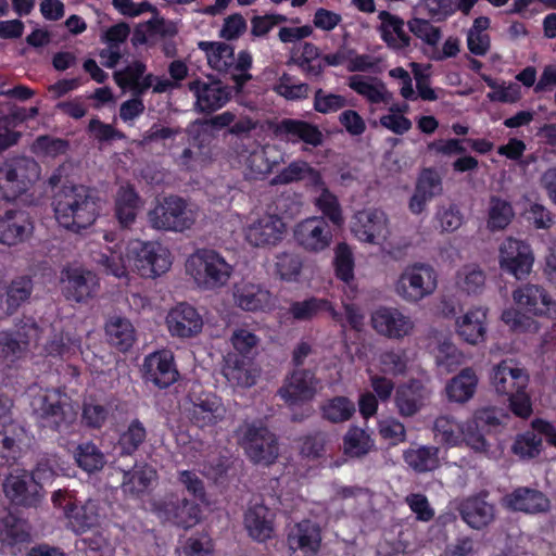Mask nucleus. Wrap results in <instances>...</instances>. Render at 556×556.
<instances>
[{
  "mask_svg": "<svg viewBox=\"0 0 556 556\" xmlns=\"http://www.w3.org/2000/svg\"><path fill=\"white\" fill-rule=\"evenodd\" d=\"M349 87L372 103L390 100V94L382 83L371 84L369 79L354 75L349 79Z\"/></svg>",
  "mask_w": 556,
  "mask_h": 556,
  "instance_id": "obj_50",
  "label": "nucleus"
},
{
  "mask_svg": "<svg viewBox=\"0 0 556 556\" xmlns=\"http://www.w3.org/2000/svg\"><path fill=\"white\" fill-rule=\"evenodd\" d=\"M286 225L277 215H264L245 228L247 241L257 248L276 245L282 240Z\"/></svg>",
  "mask_w": 556,
  "mask_h": 556,
  "instance_id": "obj_21",
  "label": "nucleus"
},
{
  "mask_svg": "<svg viewBox=\"0 0 556 556\" xmlns=\"http://www.w3.org/2000/svg\"><path fill=\"white\" fill-rule=\"evenodd\" d=\"M140 198L130 185L119 187L115 198V214L122 227H129L136 219Z\"/></svg>",
  "mask_w": 556,
  "mask_h": 556,
  "instance_id": "obj_40",
  "label": "nucleus"
},
{
  "mask_svg": "<svg viewBox=\"0 0 556 556\" xmlns=\"http://www.w3.org/2000/svg\"><path fill=\"white\" fill-rule=\"evenodd\" d=\"M244 526L249 534L260 542L266 541L273 534V514L263 504H254L244 515Z\"/></svg>",
  "mask_w": 556,
  "mask_h": 556,
  "instance_id": "obj_37",
  "label": "nucleus"
},
{
  "mask_svg": "<svg viewBox=\"0 0 556 556\" xmlns=\"http://www.w3.org/2000/svg\"><path fill=\"white\" fill-rule=\"evenodd\" d=\"M233 300L244 311H265L271 305V294L260 285L241 282L235 286Z\"/></svg>",
  "mask_w": 556,
  "mask_h": 556,
  "instance_id": "obj_30",
  "label": "nucleus"
},
{
  "mask_svg": "<svg viewBox=\"0 0 556 556\" xmlns=\"http://www.w3.org/2000/svg\"><path fill=\"white\" fill-rule=\"evenodd\" d=\"M431 391L419 380L400 384L394 394V405L403 418L416 416L427 404Z\"/></svg>",
  "mask_w": 556,
  "mask_h": 556,
  "instance_id": "obj_18",
  "label": "nucleus"
},
{
  "mask_svg": "<svg viewBox=\"0 0 556 556\" xmlns=\"http://www.w3.org/2000/svg\"><path fill=\"white\" fill-rule=\"evenodd\" d=\"M33 412L40 425L60 433H66L76 420L67 399L56 391L36 394L31 400Z\"/></svg>",
  "mask_w": 556,
  "mask_h": 556,
  "instance_id": "obj_8",
  "label": "nucleus"
},
{
  "mask_svg": "<svg viewBox=\"0 0 556 556\" xmlns=\"http://www.w3.org/2000/svg\"><path fill=\"white\" fill-rule=\"evenodd\" d=\"M275 134L287 140L303 142L317 147L323 143L324 135L317 126L304 121L285 118L275 127Z\"/></svg>",
  "mask_w": 556,
  "mask_h": 556,
  "instance_id": "obj_32",
  "label": "nucleus"
},
{
  "mask_svg": "<svg viewBox=\"0 0 556 556\" xmlns=\"http://www.w3.org/2000/svg\"><path fill=\"white\" fill-rule=\"evenodd\" d=\"M198 217L197 210L177 195L165 197L148 212L152 228L182 232L190 229Z\"/></svg>",
  "mask_w": 556,
  "mask_h": 556,
  "instance_id": "obj_5",
  "label": "nucleus"
},
{
  "mask_svg": "<svg viewBox=\"0 0 556 556\" xmlns=\"http://www.w3.org/2000/svg\"><path fill=\"white\" fill-rule=\"evenodd\" d=\"M105 517L104 505L96 500H88L81 505L66 509L67 527L78 534L100 527Z\"/></svg>",
  "mask_w": 556,
  "mask_h": 556,
  "instance_id": "obj_24",
  "label": "nucleus"
},
{
  "mask_svg": "<svg viewBox=\"0 0 556 556\" xmlns=\"http://www.w3.org/2000/svg\"><path fill=\"white\" fill-rule=\"evenodd\" d=\"M514 301L535 315L556 314V302L539 285L527 283L513 292Z\"/></svg>",
  "mask_w": 556,
  "mask_h": 556,
  "instance_id": "obj_27",
  "label": "nucleus"
},
{
  "mask_svg": "<svg viewBox=\"0 0 556 556\" xmlns=\"http://www.w3.org/2000/svg\"><path fill=\"white\" fill-rule=\"evenodd\" d=\"M30 541L27 522L10 511L0 514V543L4 547L14 548Z\"/></svg>",
  "mask_w": 556,
  "mask_h": 556,
  "instance_id": "obj_34",
  "label": "nucleus"
},
{
  "mask_svg": "<svg viewBox=\"0 0 556 556\" xmlns=\"http://www.w3.org/2000/svg\"><path fill=\"white\" fill-rule=\"evenodd\" d=\"M156 478V470L152 466L135 465L131 470L124 471L122 490L125 494L137 497L143 494Z\"/></svg>",
  "mask_w": 556,
  "mask_h": 556,
  "instance_id": "obj_38",
  "label": "nucleus"
},
{
  "mask_svg": "<svg viewBox=\"0 0 556 556\" xmlns=\"http://www.w3.org/2000/svg\"><path fill=\"white\" fill-rule=\"evenodd\" d=\"M227 408L222 399L213 393H203L195 396L189 408L190 421L201 428H212L225 420Z\"/></svg>",
  "mask_w": 556,
  "mask_h": 556,
  "instance_id": "obj_16",
  "label": "nucleus"
},
{
  "mask_svg": "<svg viewBox=\"0 0 556 556\" xmlns=\"http://www.w3.org/2000/svg\"><path fill=\"white\" fill-rule=\"evenodd\" d=\"M186 271L200 289L215 290L228 282L232 266L216 251L201 249L188 257Z\"/></svg>",
  "mask_w": 556,
  "mask_h": 556,
  "instance_id": "obj_4",
  "label": "nucleus"
},
{
  "mask_svg": "<svg viewBox=\"0 0 556 556\" xmlns=\"http://www.w3.org/2000/svg\"><path fill=\"white\" fill-rule=\"evenodd\" d=\"M492 384L497 394L507 396L509 408L520 417L528 418L532 414V403L527 392L529 375L513 359H505L493 368Z\"/></svg>",
  "mask_w": 556,
  "mask_h": 556,
  "instance_id": "obj_3",
  "label": "nucleus"
},
{
  "mask_svg": "<svg viewBox=\"0 0 556 556\" xmlns=\"http://www.w3.org/2000/svg\"><path fill=\"white\" fill-rule=\"evenodd\" d=\"M372 447L374 441L362 428L351 427L344 435V452L352 457H362Z\"/></svg>",
  "mask_w": 556,
  "mask_h": 556,
  "instance_id": "obj_49",
  "label": "nucleus"
},
{
  "mask_svg": "<svg viewBox=\"0 0 556 556\" xmlns=\"http://www.w3.org/2000/svg\"><path fill=\"white\" fill-rule=\"evenodd\" d=\"M321 534L318 525L303 520L296 523L288 534L291 556H315L319 551Z\"/></svg>",
  "mask_w": 556,
  "mask_h": 556,
  "instance_id": "obj_22",
  "label": "nucleus"
},
{
  "mask_svg": "<svg viewBox=\"0 0 556 556\" xmlns=\"http://www.w3.org/2000/svg\"><path fill=\"white\" fill-rule=\"evenodd\" d=\"M303 261L294 252H281L276 255L275 270L281 280L295 281L301 274Z\"/></svg>",
  "mask_w": 556,
  "mask_h": 556,
  "instance_id": "obj_52",
  "label": "nucleus"
},
{
  "mask_svg": "<svg viewBox=\"0 0 556 556\" xmlns=\"http://www.w3.org/2000/svg\"><path fill=\"white\" fill-rule=\"evenodd\" d=\"M195 98L194 110L211 114L225 106L230 100V91L219 80L204 81L194 79L188 84Z\"/></svg>",
  "mask_w": 556,
  "mask_h": 556,
  "instance_id": "obj_14",
  "label": "nucleus"
},
{
  "mask_svg": "<svg viewBox=\"0 0 556 556\" xmlns=\"http://www.w3.org/2000/svg\"><path fill=\"white\" fill-rule=\"evenodd\" d=\"M439 222L440 229L443 232H453L457 230L463 224V214L455 205L448 207H440L435 214Z\"/></svg>",
  "mask_w": 556,
  "mask_h": 556,
  "instance_id": "obj_64",
  "label": "nucleus"
},
{
  "mask_svg": "<svg viewBox=\"0 0 556 556\" xmlns=\"http://www.w3.org/2000/svg\"><path fill=\"white\" fill-rule=\"evenodd\" d=\"M507 506L514 510L536 514L549 508L548 498L540 491L519 488L505 498Z\"/></svg>",
  "mask_w": 556,
  "mask_h": 556,
  "instance_id": "obj_36",
  "label": "nucleus"
},
{
  "mask_svg": "<svg viewBox=\"0 0 556 556\" xmlns=\"http://www.w3.org/2000/svg\"><path fill=\"white\" fill-rule=\"evenodd\" d=\"M233 122H236V114L230 111L194 121L193 144L200 150L207 148L215 138L214 130H228Z\"/></svg>",
  "mask_w": 556,
  "mask_h": 556,
  "instance_id": "obj_31",
  "label": "nucleus"
},
{
  "mask_svg": "<svg viewBox=\"0 0 556 556\" xmlns=\"http://www.w3.org/2000/svg\"><path fill=\"white\" fill-rule=\"evenodd\" d=\"M352 231L363 242L378 243L389 233L387 214L377 208L357 212L352 223Z\"/></svg>",
  "mask_w": 556,
  "mask_h": 556,
  "instance_id": "obj_20",
  "label": "nucleus"
},
{
  "mask_svg": "<svg viewBox=\"0 0 556 556\" xmlns=\"http://www.w3.org/2000/svg\"><path fill=\"white\" fill-rule=\"evenodd\" d=\"M178 376L172 352H155L146 357L143 378L147 382H151L160 389H165L176 382Z\"/></svg>",
  "mask_w": 556,
  "mask_h": 556,
  "instance_id": "obj_17",
  "label": "nucleus"
},
{
  "mask_svg": "<svg viewBox=\"0 0 556 556\" xmlns=\"http://www.w3.org/2000/svg\"><path fill=\"white\" fill-rule=\"evenodd\" d=\"M25 353L24 343L13 332L0 331V358L14 362Z\"/></svg>",
  "mask_w": 556,
  "mask_h": 556,
  "instance_id": "obj_62",
  "label": "nucleus"
},
{
  "mask_svg": "<svg viewBox=\"0 0 556 556\" xmlns=\"http://www.w3.org/2000/svg\"><path fill=\"white\" fill-rule=\"evenodd\" d=\"M222 371L233 388H250L258 377V370L251 359L237 353H228L224 357Z\"/></svg>",
  "mask_w": 556,
  "mask_h": 556,
  "instance_id": "obj_28",
  "label": "nucleus"
},
{
  "mask_svg": "<svg viewBox=\"0 0 556 556\" xmlns=\"http://www.w3.org/2000/svg\"><path fill=\"white\" fill-rule=\"evenodd\" d=\"M152 511L162 522L189 529L199 521L198 506L185 496L168 492L154 498L151 503Z\"/></svg>",
  "mask_w": 556,
  "mask_h": 556,
  "instance_id": "obj_11",
  "label": "nucleus"
},
{
  "mask_svg": "<svg viewBox=\"0 0 556 556\" xmlns=\"http://www.w3.org/2000/svg\"><path fill=\"white\" fill-rule=\"evenodd\" d=\"M462 441H464L466 445L476 453L488 454L489 452V443L480 432V428L477 426V422H473L472 420H467L463 424Z\"/></svg>",
  "mask_w": 556,
  "mask_h": 556,
  "instance_id": "obj_59",
  "label": "nucleus"
},
{
  "mask_svg": "<svg viewBox=\"0 0 556 556\" xmlns=\"http://www.w3.org/2000/svg\"><path fill=\"white\" fill-rule=\"evenodd\" d=\"M323 312H331L332 316H336L330 303L325 299L308 298L293 302L289 307V314L300 321L311 320Z\"/></svg>",
  "mask_w": 556,
  "mask_h": 556,
  "instance_id": "obj_48",
  "label": "nucleus"
},
{
  "mask_svg": "<svg viewBox=\"0 0 556 556\" xmlns=\"http://www.w3.org/2000/svg\"><path fill=\"white\" fill-rule=\"evenodd\" d=\"M438 288V274L427 263H414L404 267L395 282V293L406 303L416 304L432 295Z\"/></svg>",
  "mask_w": 556,
  "mask_h": 556,
  "instance_id": "obj_6",
  "label": "nucleus"
},
{
  "mask_svg": "<svg viewBox=\"0 0 556 556\" xmlns=\"http://www.w3.org/2000/svg\"><path fill=\"white\" fill-rule=\"evenodd\" d=\"M371 326L381 336L401 339L414 330V321L394 307H380L371 315Z\"/></svg>",
  "mask_w": 556,
  "mask_h": 556,
  "instance_id": "obj_19",
  "label": "nucleus"
},
{
  "mask_svg": "<svg viewBox=\"0 0 556 556\" xmlns=\"http://www.w3.org/2000/svg\"><path fill=\"white\" fill-rule=\"evenodd\" d=\"M354 413V403L344 396L333 397L323 406L324 417L331 422L346 421Z\"/></svg>",
  "mask_w": 556,
  "mask_h": 556,
  "instance_id": "obj_54",
  "label": "nucleus"
},
{
  "mask_svg": "<svg viewBox=\"0 0 556 556\" xmlns=\"http://www.w3.org/2000/svg\"><path fill=\"white\" fill-rule=\"evenodd\" d=\"M541 445V435L534 431H528L517 438L514 443L513 451L521 457L533 458L539 455Z\"/></svg>",
  "mask_w": 556,
  "mask_h": 556,
  "instance_id": "obj_61",
  "label": "nucleus"
},
{
  "mask_svg": "<svg viewBox=\"0 0 556 556\" xmlns=\"http://www.w3.org/2000/svg\"><path fill=\"white\" fill-rule=\"evenodd\" d=\"M52 205L58 223L73 231L89 227L99 214V198L83 185L62 186L54 193Z\"/></svg>",
  "mask_w": 556,
  "mask_h": 556,
  "instance_id": "obj_2",
  "label": "nucleus"
},
{
  "mask_svg": "<svg viewBox=\"0 0 556 556\" xmlns=\"http://www.w3.org/2000/svg\"><path fill=\"white\" fill-rule=\"evenodd\" d=\"M380 20L379 31L382 40L388 47L402 50L409 46L410 37L404 29V21L388 11H381L378 15Z\"/></svg>",
  "mask_w": 556,
  "mask_h": 556,
  "instance_id": "obj_35",
  "label": "nucleus"
},
{
  "mask_svg": "<svg viewBox=\"0 0 556 556\" xmlns=\"http://www.w3.org/2000/svg\"><path fill=\"white\" fill-rule=\"evenodd\" d=\"M434 431L441 440L451 445H457L462 441L463 425L458 424L453 417L444 415L434 421Z\"/></svg>",
  "mask_w": 556,
  "mask_h": 556,
  "instance_id": "obj_56",
  "label": "nucleus"
},
{
  "mask_svg": "<svg viewBox=\"0 0 556 556\" xmlns=\"http://www.w3.org/2000/svg\"><path fill=\"white\" fill-rule=\"evenodd\" d=\"M332 227L324 217H309L294 228V239L305 251L323 252L332 243Z\"/></svg>",
  "mask_w": 556,
  "mask_h": 556,
  "instance_id": "obj_12",
  "label": "nucleus"
},
{
  "mask_svg": "<svg viewBox=\"0 0 556 556\" xmlns=\"http://www.w3.org/2000/svg\"><path fill=\"white\" fill-rule=\"evenodd\" d=\"M276 153L274 146H258L250 152L247 157L245 165L251 178H258L265 176L273 170V167L278 163L271 160V155Z\"/></svg>",
  "mask_w": 556,
  "mask_h": 556,
  "instance_id": "obj_46",
  "label": "nucleus"
},
{
  "mask_svg": "<svg viewBox=\"0 0 556 556\" xmlns=\"http://www.w3.org/2000/svg\"><path fill=\"white\" fill-rule=\"evenodd\" d=\"M75 457L78 466L87 472L100 470L105 464L103 453L93 443L79 445Z\"/></svg>",
  "mask_w": 556,
  "mask_h": 556,
  "instance_id": "obj_55",
  "label": "nucleus"
},
{
  "mask_svg": "<svg viewBox=\"0 0 556 556\" xmlns=\"http://www.w3.org/2000/svg\"><path fill=\"white\" fill-rule=\"evenodd\" d=\"M407 25L409 31L429 46H437L441 39V29L427 20L415 17L409 20Z\"/></svg>",
  "mask_w": 556,
  "mask_h": 556,
  "instance_id": "obj_58",
  "label": "nucleus"
},
{
  "mask_svg": "<svg viewBox=\"0 0 556 556\" xmlns=\"http://www.w3.org/2000/svg\"><path fill=\"white\" fill-rule=\"evenodd\" d=\"M33 281L27 276L12 280L7 289V311L13 313L26 302L33 292Z\"/></svg>",
  "mask_w": 556,
  "mask_h": 556,
  "instance_id": "obj_51",
  "label": "nucleus"
},
{
  "mask_svg": "<svg viewBox=\"0 0 556 556\" xmlns=\"http://www.w3.org/2000/svg\"><path fill=\"white\" fill-rule=\"evenodd\" d=\"M463 520L473 529H482L494 519V506L482 496L464 500L458 507Z\"/></svg>",
  "mask_w": 556,
  "mask_h": 556,
  "instance_id": "obj_33",
  "label": "nucleus"
},
{
  "mask_svg": "<svg viewBox=\"0 0 556 556\" xmlns=\"http://www.w3.org/2000/svg\"><path fill=\"white\" fill-rule=\"evenodd\" d=\"M346 105V100L340 94L327 93L318 89L314 97V108L317 112L328 114L337 112Z\"/></svg>",
  "mask_w": 556,
  "mask_h": 556,
  "instance_id": "obj_63",
  "label": "nucleus"
},
{
  "mask_svg": "<svg viewBox=\"0 0 556 556\" xmlns=\"http://www.w3.org/2000/svg\"><path fill=\"white\" fill-rule=\"evenodd\" d=\"M485 273L477 265H465L456 274V287L468 295L480 294L485 287Z\"/></svg>",
  "mask_w": 556,
  "mask_h": 556,
  "instance_id": "obj_47",
  "label": "nucleus"
},
{
  "mask_svg": "<svg viewBox=\"0 0 556 556\" xmlns=\"http://www.w3.org/2000/svg\"><path fill=\"white\" fill-rule=\"evenodd\" d=\"M403 457L408 467L418 473L432 471L440 465L439 448L434 446L410 447Z\"/></svg>",
  "mask_w": 556,
  "mask_h": 556,
  "instance_id": "obj_43",
  "label": "nucleus"
},
{
  "mask_svg": "<svg viewBox=\"0 0 556 556\" xmlns=\"http://www.w3.org/2000/svg\"><path fill=\"white\" fill-rule=\"evenodd\" d=\"M105 333L110 344L122 352L128 351L136 340V331L132 324L121 316H112L106 321Z\"/></svg>",
  "mask_w": 556,
  "mask_h": 556,
  "instance_id": "obj_39",
  "label": "nucleus"
},
{
  "mask_svg": "<svg viewBox=\"0 0 556 556\" xmlns=\"http://www.w3.org/2000/svg\"><path fill=\"white\" fill-rule=\"evenodd\" d=\"M199 48L206 52L208 65L218 72H227L235 63L233 48L225 42L200 41Z\"/></svg>",
  "mask_w": 556,
  "mask_h": 556,
  "instance_id": "obj_44",
  "label": "nucleus"
},
{
  "mask_svg": "<svg viewBox=\"0 0 556 556\" xmlns=\"http://www.w3.org/2000/svg\"><path fill=\"white\" fill-rule=\"evenodd\" d=\"M166 324L169 332L179 338L197 336L203 327L201 315L187 303H180L172 308L167 314Z\"/></svg>",
  "mask_w": 556,
  "mask_h": 556,
  "instance_id": "obj_25",
  "label": "nucleus"
},
{
  "mask_svg": "<svg viewBox=\"0 0 556 556\" xmlns=\"http://www.w3.org/2000/svg\"><path fill=\"white\" fill-rule=\"evenodd\" d=\"M111 412V406L96 400L86 402L83 410V419L87 426L100 428L106 421Z\"/></svg>",
  "mask_w": 556,
  "mask_h": 556,
  "instance_id": "obj_60",
  "label": "nucleus"
},
{
  "mask_svg": "<svg viewBox=\"0 0 556 556\" xmlns=\"http://www.w3.org/2000/svg\"><path fill=\"white\" fill-rule=\"evenodd\" d=\"M51 469L38 466L33 473L11 472L3 482L5 496L15 505L37 507L43 498L40 481L52 477Z\"/></svg>",
  "mask_w": 556,
  "mask_h": 556,
  "instance_id": "obj_9",
  "label": "nucleus"
},
{
  "mask_svg": "<svg viewBox=\"0 0 556 556\" xmlns=\"http://www.w3.org/2000/svg\"><path fill=\"white\" fill-rule=\"evenodd\" d=\"M238 444L255 465L269 466L279 455L276 435L266 427L245 422L237 430Z\"/></svg>",
  "mask_w": 556,
  "mask_h": 556,
  "instance_id": "obj_7",
  "label": "nucleus"
},
{
  "mask_svg": "<svg viewBox=\"0 0 556 556\" xmlns=\"http://www.w3.org/2000/svg\"><path fill=\"white\" fill-rule=\"evenodd\" d=\"M442 178L433 169H424L418 178L414 194L409 200V210L413 214H421L427 203L442 193Z\"/></svg>",
  "mask_w": 556,
  "mask_h": 556,
  "instance_id": "obj_29",
  "label": "nucleus"
},
{
  "mask_svg": "<svg viewBox=\"0 0 556 556\" xmlns=\"http://www.w3.org/2000/svg\"><path fill=\"white\" fill-rule=\"evenodd\" d=\"M94 262L106 274L117 278L125 277L129 267L146 278H154L167 271L172 265L167 249L154 242H136L127 248L126 254L122 247L106 249L93 256Z\"/></svg>",
  "mask_w": 556,
  "mask_h": 556,
  "instance_id": "obj_1",
  "label": "nucleus"
},
{
  "mask_svg": "<svg viewBox=\"0 0 556 556\" xmlns=\"http://www.w3.org/2000/svg\"><path fill=\"white\" fill-rule=\"evenodd\" d=\"M534 257L523 241L507 238L500 248L501 267L517 279L526 277L532 268Z\"/></svg>",
  "mask_w": 556,
  "mask_h": 556,
  "instance_id": "obj_15",
  "label": "nucleus"
},
{
  "mask_svg": "<svg viewBox=\"0 0 556 556\" xmlns=\"http://www.w3.org/2000/svg\"><path fill=\"white\" fill-rule=\"evenodd\" d=\"M485 319L486 311L483 308H475L467 312L457 321V332L459 337L469 344H478L484 338Z\"/></svg>",
  "mask_w": 556,
  "mask_h": 556,
  "instance_id": "obj_41",
  "label": "nucleus"
},
{
  "mask_svg": "<svg viewBox=\"0 0 556 556\" xmlns=\"http://www.w3.org/2000/svg\"><path fill=\"white\" fill-rule=\"evenodd\" d=\"M478 378L471 368L463 369L445 387V392L450 401L456 403H466L475 394Z\"/></svg>",
  "mask_w": 556,
  "mask_h": 556,
  "instance_id": "obj_42",
  "label": "nucleus"
},
{
  "mask_svg": "<svg viewBox=\"0 0 556 556\" xmlns=\"http://www.w3.org/2000/svg\"><path fill=\"white\" fill-rule=\"evenodd\" d=\"M64 295L67 300L85 302L92 298L99 288L96 274L84 268H68L63 273Z\"/></svg>",
  "mask_w": 556,
  "mask_h": 556,
  "instance_id": "obj_23",
  "label": "nucleus"
},
{
  "mask_svg": "<svg viewBox=\"0 0 556 556\" xmlns=\"http://www.w3.org/2000/svg\"><path fill=\"white\" fill-rule=\"evenodd\" d=\"M486 213V227L491 231L504 230L515 217L510 202L497 195L490 198Z\"/></svg>",
  "mask_w": 556,
  "mask_h": 556,
  "instance_id": "obj_45",
  "label": "nucleus"
},
{
  "mask_svg": "<svg viewBox=\"0 0 556 556\" xmlns=\"http://www.w3.org/2000/svg\"><path fill=\"white\" fill-rule=\"evenodd\" d=\"M321 388L315 372L307 368H293L279 389L280 396L290 404L314 399Z\"/></svg>",
  "mask_w": 556,
  "mask_h": 556,
  "instance_id": "obj_13",
  "label": "nucleus"
},
{
  "mask_svg": "<svg viewBox=\"0 0 556 556\" xmlns=\"http://www.w3.org/2000/svg\"><path fill=\"white\" fill-rule=\"evenodd\" d=\"M147 430L139 419H134L122 433L118 445L122 454L131 455L146 441Z\"/></svg>",
  "mask_w": 556,
  "mask_h": 556,
  "instance_id": "obj_53",
  "label": "nucleus"
},
{
  "mask_svg": "<svg viewBox=\"0 0 556 556\" xmlns=\"http://www.w3.org/2000/svg\"><path fill=\"white\" fill-rule=\"evenodd\" d=\"M33 231L29 215L22 210H9L0 215V243L15 245L24 242Z\"/></svg>",
  "mask_w": 556,
  "mask_h": 556,
  "instance_id": "obj_26",
  "label": "nucleus"
},
{
  "mask_svg": "<svg viewBox=\"0 0 556 556\" xmlns=\"http://www.w3.org/2000/svg\"><path fill=\"white\" fill-rule=\"evenodd\" d=\"M40 176L39 164L30 157H16L0 167V190L8 200L24 193Z\"/></svg>",
  "mask_w": 556,
  "mask_h": 556,
  "instance_id": "obj_10",
  "label": "nucleus"
},
{
  "mask_svg": "<svg viewBox=\"0 0 556 556\" xmlns=\"http://www.w3.org/2000/svg\"><path fill=\"white\" fill-rule=\"evenodd\" d=\"M464 362V355L450 341H443L439 344L435 353V363L447 372L454 370Z\"/></svg>",
  "mask_w": 556,
  "mask_h": 556,
  "instance_id": "obj_57",
  "label": "nucleus"
}]
</instances>
